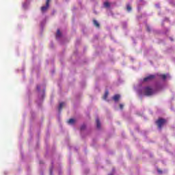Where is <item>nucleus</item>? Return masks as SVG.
<instances>
[{"label":"nucleus","mask_w":175,"mask_h":175,"mask_svg":"<svg viewBox=\"0 0 175 175\" xmlns=\"http://www.w3.org/2000/svg\"><path fill=\"white\" fill-rule=\"evenodd\" d=\"M157 172L158 173H159V174H162V172L161 171V170H158Z\"/></svg>","instance_id":"aec40b11"},{"label":"nucleus","mask_w":175,"mask_h":175,"mask_svg":"<svg viewBox=\"0 0 175 175\" xmlns=\"http://www.w3.org/2000/svg\"><path fill=\"white\" fill-rule=\"evenodd\" d=\"M105 8H110V3L109 2L104 3Z\"/></svg>","instance_id":"ddd939ff"},{"label":"nucleus","mask_w":175,"mask_h":175,"mask_svg":"<svg viewBox=\"0 0 175 175\" xmlns=\"http://www.w3.org/2000/svg\"><path fill=\"white\" fill-rule=\"evenodd\" d=\"M50 1L51 0H46V5L41 7L42 13H44L47 12V10H49V8L50 7Z\"/></svg>","instance_id":"7ed1b4c3"},{"label":"nucleus","mask_w":175,"mask_h":175,"mask_svg":"<svg viewBox=\"0 0 175 175\" xmlns=\"http://www.w3.org/2000/svg\"><path fill=\"white\" fill-rule=\"evenodd\" d=\"M64 105H65V103H60L59 105V111H61V110H62V107H64Z\"/></svg>","instance_id":"9b49d317"},{"label":"nucleus","mask_w":175,"mask_h":175,"mask_svg":"<svg viewBox=\"0 0 175 175\" xmlns=\"http://www.w3.org/2000/svg\"><path fill=\"white\" fill-rule=\"evenodd\" d=\"M147 31H148V32H150V31H151V29H150V27H147Z\"/></svg>","instance_id":"6ab92c4d"},{"label":"nucleus","mask_w":175,"mask_h":175,"mask_svg":"<svg viewBox=\"0 0 175 175\" xmlns=\"http://www.w3.org/2000/svg\"><path fill=\"white\" fill-rule=\"evenodd\" d=\"M155 79V75H149L144 79V81H151Z\"/></svg>","instance_id":"20e7f679"},{"label":"nucleus","mask_w":175,"mask_h":175,"mask_svg":"<svg viewBox=\"0 0 175 175\" xmlns=\"http://www.w3.org/2000/svg\"><path fill=\"white\" fill-rule=\"evenodd\" d=\"M120 109L121 110H122V109H124V105L120 104Z\"/></svg>","instance_id":"dca6fc26"},{"label":"nucleus","mask_w":175,"mask_h":175,"mask_svg":"<svg viewBox=\"0 0 175 175\" xmlns=\"http://www.w3.org/2000/svg\"><path fill=\"white\" fill-rule=\"evenodd\" d=\"M96 122L98 129H100V121L99 120V118H96Z\"/></svg>","instance_id":"423d86ee"},{"label":"nucleus","mask_w":175,"mask_h":175,"mask_svg":"<svg viewBox=\"0 0 175 175\" xmlns=\"http://www.w3.org/2000/svg\"><path fill=\"white\" fill-rule=\"evenodd\" d=\"M75 122H76V120H75V119L71 118V119L68 120V124H70V125H72V124H75Z\"/></svg>","instance_id":"1a4fd4ad"},{"label":"nucleus","mask_w":175,"mask_h":175,"mask_svg":"<svg viewBox=\"0 0 175 175\" xmlns=\"http://www.w3.org/2000/svg\"><path fill=\"white\" fill-rule=\"evenodd\" d=\"M160 77H161L163 80H166V75H160Z\"/></svg>","instance_id":"4468645a"},{"label":"nucleus","mask_w":175,"mask_h":175,"mask_svg":"<svg viewBox=\"0 0 175 175\" xmlns=\"http://www.w3.org/2000/svg\"><path fill=\"white\" fill-rule=\"evenodd\" d=\"M126 10H127V12H131L132 10V7L131 6V5L128 4L126 5Z\"/></svg>","instance_id":"f8f14e48"},{"label":"nucleus","mask_w":175,"mask_h":175,"mask_svg":"<svg viewBox=\"0 0 175 175\" xmlns=\"http://www.w3.org/2000/svg\"><path fill=\"white\" fill-rule=\"evenodd\" d=\"M144 94L146 96H151L154 94V90L147 86L144 88Z\"/></svg>","instance_id":"f257e3e1"},{"label":"nucleus","mask_w":175,"mask_h":175,"mask_svg":"<svg viewBox=\"0 0 175 175\" xmlns=\"http://www.w3.org/2000/svg\"><path fill=\"white\" fill-rule=\"evenodd\" d=\"M84 129H85V124H83V125L81 126V131H84Z\"/></svg>","instance_id":"2eb2a0df"},{"label":"nucleus","mask_w":175,"mask_h":175,"mask_svg":"<svg viewBox=\"0 0 175 175\" xmlns=\"http://www.w3.org/2000/svg\"><path fill=\"white\" fill-rule=\"evenodd\" d=\"M107 96H109V91H108V90H106V91H105V94H104V96H103V99H104L105 100H106L107 99Z\"/></svg>","instance_id":"6e6552de"},{"label":"nucleus","mask_w":175,"mask_h":175,"mask_svg":"<svg viewBox=\"0 0 175 175\" xmlns=\"http://www.w3.org/2000/svg\"><path fill=\"white\" fill-rule=\"evenodd\" d=\"M37 90H38V91H40V86L37 85Z\"/></svg>","instance_id":"f3484780"},{"label":"nucleus","mask_w":175,"mask_h":175,"mask_svg":"<svg viewBox=\"0 0 175 175\" xmlns=\"http://www.w3.org/2000/svg\"><path fill=\"white\" fill-rule=\"evenodd\" d=\"M120 98H121V96H120V94H116L115 96H113V100L115 102H118V100H120Z\"/></svg>","instance_id":"39448f33"},{"label":"nucleus","mask_w":175,"mask_h":175,"mask_svg":"<svg viewBox=\"0 0 175 175\" xmlns=\"http://www.w3.org/2000/svg\"><path fill=\"white\" fill-rule=\"evenodd\" d=\"M61 31L59 29H57V33H56V39H58L59 38H61Z\"/></svg>","instance_id":"9d476101"},{"label":"nucleus","mask_w":175,"mask_h":175,"mask_svg":"<svg viewBox=\"0 0 175 175\" xmlns=\"http://www.w3.org/2000/svg\"><path fill=\"white\" fill-rule=\"evenodd\" d=\"M156 124H157L159 129H162V126H163L164 124H166V119L160 118L156 121Z\"/></svg>","instance_id":"f03ea898"},{"label":"nucleus","mask_w":175,"mask_h":175,"mask_svg":"<svg viewBox=\"0 0 175 175\" xmlns=\"http://www.w3.org/2000/svg\"><path fill=\"white\" fill-rule=\"evenodd\" d=\"M50 174H51V175L53 174V168L50 169Z\"/></svg>","instance_id":"a211bd4d"},{"label":"nucleus","mask_w":175,"mask_h":175,"mask_svg":"<svg viewBox=\"0 0 175 175\" xmlns=\"http://www.w3.org/2000/svg\"><path fill=\"white\" fill-rule=\"evenodd\" d=\"M93 24L94 25H95V27H96L97 28H99L100 25L99 23H98V21L95 19L93 20Z\"/></svg>","instance_id":"0eeeda50"}]
</instances>
